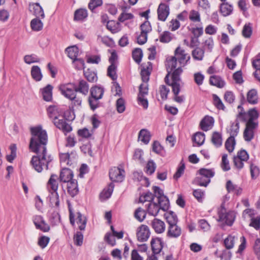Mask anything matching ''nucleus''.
Returning <instances> with one entry per match:
<instances>
[{
	"instance_id": "8fccbe9b",
	"label": "nucleus",
	"mask_w": 260,
	"mask_h": 260,
	"mask_svg": "<svg viewBox=\"0 0 260 260\" xmlns=\"http://www.w3.org/2000/svg\"><path fill=\"white\" fill-rule=\"evenodd\" d=\"M116 70V66L115 64H110L107 69V75L113 81L117 79Z\"/></svg>"
},
{
	"instance_id": "4d7b16f0",
	"label": "nucleus",
	"mask_w": 260,
	"mask_h": 260,
	"mask_svg": "<svg viewBox=\"0 0 260 260\" xmlns=\"http://www.w3.org/2000/svg\"><path fill=\"white\" fill-rule=\"evenodd\" d=\"M134 216L138 221L142 222L145 218L146 213L144 210L139 207L136 210Z\"/></svg>"
},
{
	"instance_id": "20e7f679",
	"label": "nucleus",
	"mask_w": 260,
	"mask_h": 260,
	"mask_svg": "<svg viewBox=\"0 0 260 260\" xmlns=\"http://www.w3.org/2000/svg\"><path fill=\"white\" fill-rule=\"evenodd\" d=\"M218 221L224 222L228 226H232L235 221V213L233 211H226V209L223 205L218 212Z\"/></svg>"
},
{
	"instance_id": "412c9836",
	"label": "nucleus",
	"mask_w": 260,
	"mask_h": 260,
	"mask_svg": "<svg viewBox=\"0 0 260 260\" xmlns=\"http://www.w3.org/2000/svg\"><path fill=\"white\" fill-rule=\"evenodd\" d=\"M76 91L82 93L83 95H87L89 90V85L87 82L83 79L79 81L78 85L75 84Z\"/></svg>"
},
{
	"instance_id": "9b49d317",
	"label": "nucleus",
	"mask_w": 260,
	"mask_h": 260,
	"mask_svg": "<svg viewBox=\"0 0 260 260\" xmlns=\"http://www.w3.org/2000/svg\"><path fill=\"white\" fill-rule=\"evenodd\" d=\"M73 177V172L69 168H64L61 170L59 179L60 182L67 183L74 180Z\"/></svg>"
},
{
	"instance_id": "ea45409f",
	"label": "nucleus",
	"mask_w": 260,
	"mask_h": 260,
	"mask_svg": "<svg viewBox=\"0 0 260 260\" xmlns=\"http://www.w3.org/2000/svg\"><path fill=\"white\" fill-rule=\"evenodd\" d=\"M143 51L141 48H135L132 52V57L135 61L139 64L143 57Z\"/></svg>"
},
{
	"instance_id": "423d86ee",
	"label": "nucleus",
	"mask_w": 260,
	"mask_h": 260,
	"mask_svg": "<svg viewBox=\"0 0 260 260\" xmlns=\"http://www.w3.org/2000/svg\"><path fill=\"white\" fill-rule=\"evenodd\" d=\"M124 169L113 167L109 170V177L113 182H121L124 178Z\"/></svg>"
},
{
	"instance_id": "bf43d9fd",
	"label": "nucleus",
	"mask_w": 260,
	"mask_h": 260,
	"mask_svg": "<svg viewBox=\"0 0 260 260\" xmlns=\"http://www.w3.org/2000/svg\"><path fill=\"white\" fill-rule=\"evenodd\" d=\"M140 29L141 30V33L148 35L152 30L150 23L148 20L145 21L141 25Z\"/></svg>"
},
{
	"instance_id": "e433bc0d",
	"label": "nucleus",
	"mask_w": 260,
	"mask_h": 260,
	"mask_svg": "<svg viewBox=\"0 0 260 260\" xmlns=\"http://www.w3.org/2000/svg\"><path fill=\"white\" fill-rule=\"evenodd\" d=\"M30 27L32 30L38 31L42 29L43 23L39 18H36L31 20Z\"/></svg>"
},
{
	"instance_id": "cd10ccee",
	"label": "nucleus",
	"mask_w": 260,
	"mask_h": 260,
	"mask_svg": "<svg viewBox=\"0 0 260 260\" xmlns=\"http://www.w3.org/2000/svg\"><path fill=\"white\" fill-rule=\"evenodd\" d=\"M114 184L111 182L107 188H105L100 193V197L102 200H107L110 198L113 193Z\"/></svg>"
},
{
	"instance_id": "7c9ffc66",
	"label": "nucleus",
	"mask_w": 260,
	"mask_h": 260,
	"mask_svg": "<svg viewBox=\"0 0 260 260\" xmlns=\"http://www.w3.org/2000/svg\"><path fill=\"white\" fill-rule=\"evenodd\" d=\"M150 133L146 129H142L139 133L138 139L145 144H148L150 140Z\"/></svg>"
},
{
	"instance_id": "473e14b6",
	"label": "nucleus",
	"mask_w": 260,
	"mask_h": 260,
	"mask_svg": "<svg viewBox=\"0 0 260 260\" xmlns=\"http://www.w3.org/2000/svg\"><path fill=\"white\" fill-rule=\"evenodd\" d=\"M147 211L149 214L152 215L154 216H156L160 209L159 205L154 202L149 203L147 205Z\"/></svg>"
},
{
	"instance_id": "f704fd0d",
	"label": "nucleus",
	"mask_w": 260,
	"mask_h": 260,
	"mask_svg": "<svg viewBox=\"0 0 260 260\" xmlns=\"http://www.w3.org/2000/svg\"><path fill=\"white\" fill-rule=\"evenodd\" d=\"M211 142L216 147H220L222 144V138L220 133L214 132L211 138Z\"/></svg>"
},
{
	"instance_id": "4be33fe9",
	"label": "nucleus",
	"mask_w": 260,
	"mask_h": 260,
	"mask_svg": "<svg viewBox=\"0 0 260 260\" xmlns=\"http://www.w3.org/2000/svg\"><path fill=\"white\" fill-rule=\"evenodd\" d=\"M209 83L211 85L220 88L223 87L225 85V83L222 78L217 75L211 76L209 79Z\"/></svg>"
},
{
	"instance_id": "49530a36",
	"label": "nucleus",
	"mask_w": 260,
	"mask_h": 260,
	"mask_svg": "<svg viewBox=\"0 0 260 260\" xmlns=\"http://www.w3.org/2000/svg\"><path fill=\"white\" fill-rule=\"evenodd\" d=\"M48 115L50 118H55L57 116V114L59 113L58 109L56 106L50 105L47 109Z\"/></svg>"
},
{
	"instance_id": "0e129e2a",
	"label": "nucleus",
	"mask_w": 260,
	"mask_h": 260,
	"mask_svg": "<svg viewBox=\"0 0 260 260\" xmlns=\"http://www.w3.org/2000/svg\"><path fill=\"white\" fill-rule=\"evenodd\" d=\"M49 241V237L45 236H42L39 238L38 244L41 248L44 249L47 246Z\"/></svg>"
},
{
	"instance_id": "f03ea898",
	"label": "nucleus",
	"mask_w": 260,
	"mask_h": 260,
	"mask_svg": "<svg viewBox=\"0 0 260 260\" xmlns=\"http://www.w3.org/2000/svg\"><path fill=\"white\" fill-rule=\"evenodd\" d=\"M190 59V55L186 53L184 49L178 46L174 51V56L167 58L166 66L174 69L177 67L178 61L181 66L184 67L189 62Z\"/></svg>"
},
{
	"instance_id": "3c124183",
	"label": "nucleus",
	"mask_w": 260,
	"mask_h": 260,
	"mask_svg": "<svg viewBox=\"0 0 260 260\" xmlns=\"http://www.w3.org/2000/svg\"><path fill=\"white\" fill-rule=\"evenodd\" d=\"M236 145L235 139L229 137L225 142V147L229 152H232Z\"/></svg>"
},
{
	"instance_id": "69168bd1",
	"label": "nucleus",
	"mask_w": 260,
	"mask_h": 260,
	"mask_svg": "<svg viewBox=\"0 0 260 260\" xmlns=\"http://www.w3.org/2000/svg\"><path fill=\"white\" fill-rule=\"evenodd\" d=\"M172 39L171 33L169 31H165L159 37L160 42L164 43H169Z\"/></svg>"
},
{
	"instance_id": "de8ad7c7",
	"label": "nucleus",
	"mask_w": 260,
	"mask_h": 260,
	"mask_svg": "<svg viewBox=\"0 0 260 260\" xmlns=\"http://www.w3.org/2000/svg\"><path fill=\"white\" fill-rule=\"evenodd\" d=\"M154 199V195L149 191H148L144 194H142L139 199L140 202L144 203L145 202H153Z\"/></svg>"
},
{
	"instance_id": "c9c22d12",
	"label": "nucleus",
	"mask_w": 260,
	"mask_h": 260,
	"mask_svg": "<svg viewBox=\"0 0 260 260\" xmlns=\"http://www.w3.org/2000/svg\"><path fill=\"white\" fill-rule=\"evenodd\" d=\"M193 182L198 186L207 187L210 182V180L205 178L202 175H198V176L195 178Z\"/></svg>"
},
{
	"instance_id": "b1692460",
	"label": "nucleus",
	"mask_w": 260,
	"mask_h": 260,
	"mask_svg": "<svg viewBox=\"0 0 260 260\" xmlns=\"http://www.w3.org/2000/svg\"><path fill=\"white\" fill-rule=\"evenodd\" d=\"M76 214V222L78 225V228L81 231H84L87 221V218L80 212H77Z\"/></svg>"
},
{
	"instance_id": "0eeeda50",
	"label": "nucleus",
	"mask_w": 260,
	"mask_h": 260,
	"mask_svg": "<svg viewBox=\"0 0 260 260\" xmlns=\"http://www.w3.org/2000/svg\"><path fill=\"white\" fill-rule=\"evenodd\" d=\"M150 235V232L147 225H141L137 230V237L140 242L146 241Z\"/></svg>"
},
{
	"instance_id": "680f3d73",
	"label": "nucleus",
	"mask_w": 260,
	"mask_h": 260,
	"mask_svg": "<svg viewBox=\"0 0 260 260\" xmlns=\"http://www.w3.org/2000/svg\"><path fill=\"white\" fill-rule=\"evenodd\" d=\"M224 101L229 104H233L235 101V95L231 91H227L224 94Z\"/></svg>"
},
{
	"instance_id": "774afa93",
	"label": "nucleus",
	"mask_w": 260,
	"mask_h": 260,
	"mask_svg": "<svg viewBox=\"0 0 260 260\" xmlns=\"http://www.w3.org/2000/svg\"><path fill=\"white\" fill-rule=\"evenodd\" d=\"M253 251L257 260H260V239L257 238L253 245Z\"/></svg>"
},
{
	"instance_id": "bb28decb",
	"label": "nucleus",
	"mask_w": 260,
	"mask_h": 260,
	"mask_svg": "<svg viewBox=\"0 0 260 260\" xmlns=\"http://www.w3.org/2000/svg\"><path fill=\"white\" fill-rule=\"evenodd\" d=\"M164 217L169 225L177 224L178 222V219L176 214L172 211L167 212L165 213Z\"/></svg>"
},
{
	"instance_id": "4468645a",
	"label": "nucleus",
	"mask_w": 260,
	"mask_h": 260,
	"mask_svg": "<svg viewBox=\"0 0 260 260\" xmlns=\"http://www.w3.org/2000/svg\"><path fill=\"white\" fill-rule=\"evenodd\" d=\"M105 91L104 88L101 85H94L90 89L89 96L96 99H102Z\"/></svg>"
},
{
	"instance_id": "4c0bfd02",
	"label": "nucleus",
	"mask_w": 260,
	"mask_h": 260,
	"mask_svg": "<svg viewBox=\"0 0 260 260\" xmlns=\"http://www.w3.org/2000/svg\"><path fill=\"white\" fill-rule=\"evenodd\" d=\"M204 49L200 47H196L192 51V56L195 60H202L204 56Z\"/></svg>"
},
{
	"instance_id": "13d9d810",
	"label": "nucleus",
	"mask_w": 260,
	"mask_h": 260,
	"mask_svg": "<svg viewBox=\"0 0 260 260\" xmlns=\"http://www.w3.org/2000/svg\"><path fill=\"white\" fill-rule=\"evenodd\" d=\"M10 149L11 150V154L7 155L6 156L7 160L10 162H12L14 159L16 157V146L15 144H12L10 146Z\"/></svg>"
},
{
	"instance_id": "09e8293b",
	"label": "nucleus",
	"mask_w": 260,
	"mask_h": 260,
	"mask_svg": "<svg viewBox=\"0 0 260 260\" xmlns=\"http://www.w3.org/2000/svg\"><path fill=\"white\" fill-rule=\"evenodd\" d=\"M156 168V166L154 161L150 159L148 161L145 167V172L148 175H152L154 173Z\"/></svg>"
},
{
	"instance_id": "37998d69",
	"label": "nucleus",
	"mask_w": 260,
	"mask_h": 260,
	"mask_svg": "<svg viewBox=\"0 0 260 260\" xmlns=\"http://www.w3.org/2000/svg\"><path fill=\"white\" fill-rule=\"evenodd\" d=\"M119 23L116 22L115 21L111 20L108 22L106 24L107 28L109 30L112 34H115L120 31L119 27Z\"/></svg>"
},
{
	"instance_id": "1a4fd4ad",
	"label": "nucleus",
	"mask_w": 260,
	"mask_h": 260,
	"mask_svg": "<svg viewBox=\"0 0 260 260\" xmlns=\"http://www.w3.org/2000/svg\"><path fill=\"white\" fill-rule=\"evenodd\" d=\"M158 19L165 21L170 14V8L168 5L161 3L158 6L157 10Z\"/></svg>"
},
{
	"instance_id": "338daca9",
	"label": "nucleus",
	"mask_w": 260,
	"mask_h": 260,
	"mask_svg": "<svg viewBox=\"0 0 260 260\" xmlns=\"http://www.w3.org/2000/svg\"><path fill=\"white\" fill-rule=\"evenodd\" d=\"M249 226L254 228L256 230L260 229V216L251 217Z\"/></svg>"
},
{
	"instance_id": "72a5a7b5",
	"label": "nucleus",
	"mask_w": 260,
	"mask_h": 260,
	"mask_svg": "<svg viewBox=\"0 0 260 260\" xmlns=\"http://www.w3.org/2000/svg\"><path fill=\"white\" fill-rule=\"evenodd\" d=\"M198 175H201L208 178L211 180V178L213 177L215 175V171L214 168L206 169L201 168L198 171Z\"/></svg>"
},
{
	"instance_id": "a19ab883",
	"label": "nucleus",
	"mask_w": 260,
	"mask_h": 260,
	"mask_svg": "<svg viewBox=\"0 0 260 260\" xmlns=\"http://www.w3.org/2000/svg\"><path fill=\"white\" fill-rule=\"evenodd\" d=\"M213 103L214 106L218 109V110H222L223 111H225L226 109L225 107L224 106L223 103H222L221 100L219 98V97L215 94H213Z\"/></svg>"
},
{
	"instance_id": "393cba45",
	"label": "nucleus",
	"mask_w": 260,
	"mask_h": 260,
	"mask_svg": "<svg viewBox=\"0 0 260 260\" xmlns=\"http://www.w3.org/2000/svg\"><path fill=\"white\" fill-rule=\"evenodd\" d=\"M49 195L48 196L47 199L50 202V206L53 207V204H54V207L56 208H59V194L57 192L51 191L50 190Z\"/></svg>"
},
{
	"instance_id": "7ed1b4c3",
	"label": "nucleus",
	"mask_w": 260,
	"mask_h": 260,
	"mask_svg": "<svg viewBox=\"0 0 260 260\" xmlns=\"http://www.w3.org/2000/svg\"><path fill=\"white\" fill-rule=\"evenodd\" d=\"M59 90L62 95L66 98L72 101L70 108H73L75 106H81L82 100L77 96L75 83H69L66 85H61L59 87Z\"/></svg>"
},
{
	"instance_id": "864d4df0",
	"label": "nucleus",
	"mask_w": 260,
	"mask_h": 260,
	"mask_svg": "<svg viewBox=\"0 0 260 260\" xmlns=\"http://www.w3.org/2000/svg\"><path fill=\"white\" fill-rule=\"evenodd\" d=\"M235 237L229 235L224 240V245L227 249H231L234 246Z\"/></svg>"
},
{
	"instance_id": "6e6552de",
	"label": "nucleus",
	"mask_w": 260,
	"mask_h": 260,
	"mask_svg": "<svg viewBox=\"0 0 260 260\" xmlns=\"http://www.w3.org/2000/svg\"><path fill=\"white\" fill-rule=\"evenodd\" d=\"M54 124L59 129H61L65 134L72 131V126L69 124L63 119H59L55 117L53 120Z\"/></svg>"
},
{
	"instance_id": "ddd939ff",
	"label": "nucleus",
	"mask_w": 260,
	"mask_h": 260,
	"mask_svg": "<svg viewBox=\"0 0 260 260\" xmlns=\"http://www.w3.org/2000/svg\"><path fill=\"white\" fill-rule=\"evenodd\" d=\"M214 123V119L213 117L206 115L201 121L200 126L203 131L207 132L212 127Z\"/></svg>"
},
{
	"instance_id": "58836bf2",
	"label": "nucleus",
	"mask_w": 260,
	"mask_h": 260,
	"mask_svg": "<svg viewBox=\"0 0 260 260\" xmlns=\"http://www.w3.org/2000/svg\"><path fill=\"white\" fill-rule=\"evenodd\" d=\"M84 75L88 81L90 82H94L98 80L96 73L89 69L84 71Z\"/></svg>"
},
{
	"instance_id": "a211bd4d",
	"label": "nucleus",
	"mask_w": 260,
	"mask_h": 260,
	"mask_svg": "<svg viewBox=\"0 0 260 260\" xmlns=\"http://www.w3.org/2000/svg\"><path fill=\"white\" fill-rule=\"evenodd\" d=\"M151 226L155 232L158 234L162 233L165 230V224L162 220L154 218L151 222Z\"/></svg>"
},
{
	"instance_id": "052dcab7",
	"label": "nucleus",
	"mask_w": 260,
	"mask_h": 260,
	"mask_svg": "<svg viewBox=\"0 0 260 260\" xmlns=\"http://www.w3.org/2000/svg\"><path fill=\"white\" fill-rule=\"evenodd\" d=\"M100 99H96L92 98L91 96L88 97V102L91 110L94 111L96 109L100 107L99 100Z\"/></svg>"
},
{
	"instance_id": "5701e85b",
	"label": "nucleus",
	"mask_w": 260,
	"mask_h": 260,
	"mask_svg": "<svg viewBox=\"0 0 260 260\" xmlns=\"http://www.w3.org/2000/svg\"><path fill=\"white\" fill-rule=\"evenodd\" d=\"M253 67L256 70L253 73L254 77L260 82V53H259L255 59L252 62Z\"/></svg>"
},
{
	"instance_id": "dca6fc26",
	"label": "nucleus",
	"mask_w": 260,
	"mask_h": 260,
	"mask_svg": "<svg viewBox=\"0 0 260 260\" xmlns=\"http://www.w3.org/2000/svg\"><path fill=\"white\" fill-rule=\"evenodd\" d=\"M67 192L72 198L75 197L79 193L78 182L76 179L67 182Z\"/></svg>"
},
{
	"instance_id": "39448f33",
	"label": "nucleus",
	"mask_w": 260,
	"mask_h": 260,
	"mask_svg": "<svg viewBox=\"0 0 260 260\" xmlns=\"http://www.w3.org/2000/svg\"><path fill=\"white\" fill-rule=\"evenodd\" d=\"M65 51L67 53L68 56L73 60V62H79L80 67L79 68H84L85 62L82 58H78L79 54V48L76 45L67 47Z\"/></svg>"
},
{
	"instance_id": "c85d7f7f",
	"label": "nucleus",
	"mask_w": 260,
	"mask_h": 260,
	"mask_svg": "<svg viewBox=\"0 0 260 260\" xmlns=\"http://www.w3.org/2000/svg\"><path fill=\"white\" fill-rule=\"evenodd\" d=\"M219 8L220 12L224 17L231 15L233 10L232 5L225 2L220 4Z\"/></svg>"
},
{
	"instance_id": "2f4dec72",
	"label": "nucleus",
	"mask_w": 260,
	"mask_h": 260,
	"mask_svg": "<svg viewBox=\"0 0 260 260\" xmlns=\"http://www.w3.org/2000/svg\"><path fill=\"white\" fill-rule=\"evenodd\" d=\"M231 128L228 131V132L230 134V138L235 139L239 131V121L238 119H236L234 122H231Z\"/></svg>"
},
{
	"instance_id": "a878e982",
	"label": "nucleus",
	"mask_w": 260,
	"mask_h": 260,
	"mask_svg": "<svg viewBox=\"0 0 260 260\" xmlns=\"http://www.w3.org/2000/svg\"><path fill=\"white\" fill-rule=\"evenodd\" d=\"M87 16L88 12L86 9H78L75 11L74 20L75 21H83Z\"/></svg>"
},
{
	"instance_id": "aec40b11",
	"label": "nucleus",
	"mask_w": 260,
	"mask_h": 260,
	"mask_svg": "<svg viewBox=\"0 0 260 260\" xmlns=\"http://www.w3.org/2000/svg\"><path fill=\"white\" fill-rule=\"evenodd\" d=\"M57 176L55 174H52L48 181L47 187L49 192L51 191L57 192L58 183L56 180Z\"/></svg>"
},
{
	"instance_id": "603ef678",
	"label": "nucleus",
	"mask_w": 260,
	"mask_h": 260,
	"mask_svg": "<svg viewBox=\"0 0 260 260\" xmlns=\"http://www.w3.org/2000/svg\"><path fill=\"white\" fill-rule=\"evenodd\" d=\"M242 35L245 38H249L252 33V28L251 24L249 23L248 24H245L243 28Z\"/></svg>"
},
{
	"instance_id": "e2e57ef3",
	"label": "nucleus",
	"mask_w": 260,
	"mask_h": 260,
	"mask_svg": "<svg viewBox=\"0 0 260 260\" xmlns=\"http://www.w3.org/2000/svg\"><path fill=\"white\" fill-rule=\"evenodd\" d=\"M116 109L119 113H122L125 111V101L123 98H120L117 100Z\"/></svg>"
},
{
	"instance_id": "f3484780",
	"label": "nucleus",
	"mask_w": 260,
	"mask_h": 260,
	"mask_svg": "<svg viewBox=\"0 0 260 260\" xmlns=\"http://www.w3.org/2000/svg\"><path fill=\"white\" fill-rule=\"evenodd\" d=\"M29 11L33 13L36 18L43 19L45 17L43 9L39 3H34L29 5Z\"/></svg>"
},
{
	"instance_id": "2eb2a0df",
	"label": "nucleus",
	"mask_w": 260,
	"mask_h": 260,
	"mask_svg": "<svg viewBox=\"0 0 260 260\" xmlns=\"http://www.w3.org/2000/svg\"><path fill=\"white\" fill-rule=\"evenodd\" d=\"M53 86L50 84L47 85L45 87L40 89L43 99L46 102H51L53 100L52 90Z\"/></svg>"
},
{
	"instance_id": "5fc2aeb1",
	"label": "nucleus",
	"mask_w": 260,
	"mask_h": 260,
	"mask_svg": "<svg viewBox=\"0 0 260 260\" xmlns=\"http://www.w3.org/2000/svg\"><path fill=\"white\" fill-rule=\"evenodd\" d=\"M74 244L80 246L83 244V234L81 231H77L74 236Z\"/></svg>"
},
{
	"instance_id": "f8f14e48",
	"label": "nucleus",
	"mask_w": 260,
	"mask_h": 260,
	"mask_svg": "<svg viewBox=\"0 0 260 260\" xmlns=\"http://www.w3.org/2000/svg\"><path fill=\"white\" fill-rule=\"evenodd\" d=\"M182 233L181 228L177 224L169 225L167 236L170 238H177Z\"/></svg>"
},
{
	"instance_id": "c756f323",
	"label": "nucleus",
	"mask_w": 260,
	"mask_h": 260,
	"mask_svg": "<svg viewBox=\"0 0 260 260\" xmlns=\"http://www.w3.org/2000/svg\"><path fill=\"white\" fill-rule=\"evenodd\" d=\"M31 76L32 78L37 82L40 81L42 80L43 75L39 66H34L31 67Z\"/></svg>"
},
{
	"instance_id": "6ab92c4d",
	"label": "nucleus",
	"mask_w": 260,
	"mask_h": 260,
	"mask_svg": "<svg viewBox=\"0 0 260 260\" xmlns=\"http://www.w3.org/2000/svg\"><path fill=\"white\" fill-rule=\"evenodd\" d=\"M247 101L251 105H255L258 103V96L257 91L255 89H251L247 93Z\"/></svg>"
},
{
	"instance_id": "f257e3e1",
	"label": "nucleus",
	"mask_w": 260,
	"mask_h": 260,
	"mask_svg": "<svg viewBox=\"0 0 260 260\" xmlns=\"http://www.w3.org/2000/svg\"><path fill=\"white\" fill-rule=\"evenodd\" d=\"M30 131L31 138L29 149L31 152L36 154L32 156L30 164L35 171L41 173L44 169L48 170L49 166L53 160L52 155L47 153V133L41 125L32 127Z\"/></svg>"
},
{
	"instance_id": "c03bdc74",
	"label": "nucleus",
	"mask_w": 260,
	"mask_h": 260,
	"mask_svg": "<svg viewBox=\"0 0 260 260\" xmlns=\"http://www.w3.org/2000/svg\"><path fill=\"white\" fill-rule=\"evenodd\" d=\"M205 140V135L202 132H197L194 134L193 138V141L196 143L198 146H200L202 145Z\"/></svg>"
},
{
	"instance_id": "6e6d98bb",
	"label": "nucleus",
	"mask_w": 260,
	"mask_h": 260,
	"mask_svg": "<svg viewBox=\"0 0 260 260\" xmlns=\"http://www.w3.org/2000/svg\"><path fill=\"white\" fill-rule=\"evenodd\" d=\"M24 62L28 64L40 62V59L35 54L26 55L24 57Z\"/></svg>"
},
{
	"instance_id": "a18cd8bd",
	"label": "nucleus",
	"mask_w": 260,
	"mask_h": 260,
	"mask_svg": "<svg viewBox=\"0 0 260 260\" xmlns=\"http://www.w3.org/2000/svg\"><path fill=\"white\" fill-rule=\"evenodd\" d=\"M158 203L161 210L165 211L169 209L170 207V202L168 198L165 196L162 198L158 200Z\"/></svg>"
},
{
	"instance_id": "79ce46f5",
	"label": "nucleus",
	"mask_w": 260,
	"mask_h": 260,
	"mask_svg": "<svg viewBox=\"0 0 260 260\" xmlns=\"http://www.w3.org/2000/svg\"><path fill=\"white\" fill-rule=\"evenodd\" d=\"M182 66L175 68L172 72V81L180 82L181 81L180 76L183 72Z\"/></svg>"
},
{
	"instance_id": "9d476101",
	"label": "nucleus",
	"mask_w": 260,
	"mask_h": 260,
	"mask_svg": "<svg viewBox=\"0 0 260 260\" xmlns=\"http://www.w3.org/2000/svg\"><path fill=\"white\" fill-rule=\"evenodd\" d=\"M151 246L153 254L159 253L164 247V242L161 238H152L151 240Z\"/></svg>"
}]
</instances>
